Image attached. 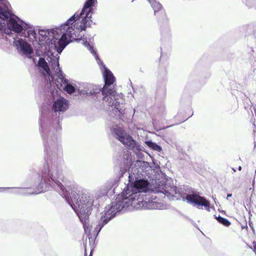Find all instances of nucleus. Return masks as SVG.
<instances>
[{
    "mask_svg": "<svg viewBox=\"0 0 256 256\" xmlns=\"http://www.w3.org/2000/svg\"><path fill=\"white\" fill-rule=\"evenodd\" d=\"M70 190V193L68 194L69 196H66V194H65L66 198L72 207H73L72 205H74L80 210L78 216L83 224L84 232L88 235L89 239L92 238L90 234V226L88 224V218L92 209L93 202L90 200L86 202H85L86 200H82L84 202V203H82L81 200H79L80 197L79 194H77L74 190Z\"/></svg>",
    "mask_w": 256,
    "mask_h": 256,
    "instance_id": "1",
    "label": "nucleus"
},
{
    "mask_svg": "<svg viewBox=\"0 0 256 256\" xmlns=\"http://www.w3.org/2000/svg\"><path fill=\"white\" fill-rule=\"evenodd\" d=\"M150 183L146 180H136L134 184L128 185L122 192L124 199H128L132 202L138 196L140 192H146L149 190Z\"/></svg>",
    "mask_w": 256,
    "mask_h": 256,
    "instance_id": "2",
    "label": "nucleus"
},
{
    "mask_svg": "<svg viewBox=\"0 0 256 256\" xmlns=\"http://www.w3.org/2000/svg\"><path fill=\"white\" fill-rule=\"evenodd\" d=\"M76 22L72 21L68 24V20L66 22V25L68 27L66 32L62 34L60 38L58 41V48L62 50L65 46L73 40L80 39L81 36L80 32L84 30H81V24L76 28Z\"/></svg>",
    "mask_w": 256,
    "mask_h": 256,
    "instance_id": "3",
    "label": "nucleus"
},
{
    "mask_svg": "<svg viewBox=\"0 0 256 256\" xmlns=\"http://www.w3.org/2000/svg\"><path fill=\"white\" fill-rule=\"evenodd\" d=\"M76 22L72 21L68 24V20L66 22V25L68 27L66 32L62 34L60 38L58 41V48L62 50L65 46L73 40L80 39L81 36L80 32L84 30H81V24L76 28Z\"/></svg>",
    "mask_w": 256,
    "mask_h": 256,
    "instance_id": "4",
    "label": "nucleus"
},
{
    "mask_svg": "<svg viewBox=\"0 0 256 256\" xmlns=\"http://www.w3.org/2000/svg\"><path fill=\"white\" fill-rule=\"evenodd\" d=\"M96 0H87L79 15L74 14L68 20V24L70 22H76L80 17L82 18L81 22V30H86L87 27L90 26L91 20V8Z\"/></svg>",
    "mask_w": 256,
    "mask_h": 256,
    "instance_id": "5",
    "label": "nucleus"
},
{
    "mask_svg": "<svg viewBox=\"0 0 256 256\" xmlns=\"http://www.w3.org/2000/svg\"><path fill=\"white\" fill-rule=\"evenodd\" d=\"M104 77L105 84L102 90L100 88L96 89V92L91 90L89 92L90 94V95H95L97 94H100V92L102 91L104 96V100H105L106 98L108 96L114 98L116 96V92L114 89L109 88L108 87V86L112 84L114 82V78L112 73L110 70L106 69L105 70Z\"/></svg>",
    "mask_w": 256,
    "mask_h": 256,
    "instance_id": "6",
    "label": "nucleus"
},
{
    "mask_svg": "<svg viewBox=\"0 0 256 256\" xmlns=\"http://www.w3.org/2000/svg\"><path fill=\"white\" fill-rule=\"evenodd\" d=\"M186 199L190 203H193L199 206H204L206 210H209L210 208V203L209 201L199 195L196 194H188Z\"/></svg>",
    "mask_w": 256,
    "mask_h": 256,
    "instance_id": "7",
    "label": "nucleus"
},
{
    "mask_svg": "<svg viewBox=\"0 0 256 256\" xmlns=\"http://www.w3.org/2000/svg\"><path fill=\"white\" fill-rule=\"evenodd\" d=\"M176 188L175 186H170L166 184H162L156 188L155 192L162 193L168 197H170L174 196L176 194Z\"/></svg>",
    "mask_w": 256,
    "mask_h": 256,
    "instance_id": "8",
    "label": "nucleus"
},
{
    "mask_svg": "<svg viewBox=\"0 0 256 256\" xmlns=\"http://www.w3.org/2000/svg\"><path fill=\"white\" fill-rule=\"evenodd\" d=\"M150 2L152 7L154 10V12L155 16H160L162 17H163L164 19H167V17L166 16V12L163 8L162 6L159 4L155 2H152L153 0H148Z\"/></svg>",
    "mask_w": 256,
    "mask_h": 256,
    "instance_id": "9",
    "label": "nucleus"
},
{
    "mask_svg": "<svg viewBox=\"0 0 256 256\" xmlns=\"http://www.w3.org/2000/svg\"><path fill=\"white\" fill-rule=\"evenodd\" d=\"M68 107L66 102L63 98H60L54 102L52 110L55 112H64L66 110Z\"/></svg>",
    "mask_w": 256,
    "mask_h": 256,
    "instance_id": "10",
    "label": "nucleus"
},
{
    "mask_svg": "<svg viewBox=\"0 0 256 256\" xmlns=\"http://www.w3.org/2000/svg\"><path fill=\"white\" fill-rule=\"evenodd\" d=\"M9 28L16 33H20L23 30L22 26L18 23L17 21L14 18H10L8 23Z\"/></svg>",
    "mask_w": 256,
    "mask_h": 256,
    "instance_id": "11",
    "label": "nucleus"
},
{
    "mask_svg": "<svg viewBox=\"0 0 256 256\" xmlns=\"http://www.w3.org/2000/svg\"><path fill=\"white\" fill-rule=\"evenodd\" d=\"M120 142L124 145L128 146L130 149L134 150L136 146V142L132 138L127 134Z\"/></svg>",
    "mask_w": 256,
    "mask_h": 256,
    "instance_id": "12",
    "label": "nucleus"
},
{
    "mask_svg": "<svg viewBox=\"0 0 256 256\" xmlns=\"http://www.w3.org/2000/svg\"><path fill=\"white\" fill-rule=\"evenodd\" d=\"M22 50L25 54H31L33 53V50L30 44L27 42L21 40H18Z\"/></svg>",
    "mask_w": 256,
    "mask_h": 256,
    "instance_id": "13",
    "label": "nucleus"
},
{
    "mask_svg": "<svg viewBox=\"0 0 256 256\" xmlns=\"http://www.w3.org/2000/svg\"><path fill=\"white\" fill-rule=\"evenodd\" d=\"M38 66L43 68V70L46 72L47 75H50V70L44 58H40L38 62Z\"/></svg>",
    "mask_w": 256,
    "mask_h": 256,
    "instance_id": "14",
    "label": "nucleus"
},
{
    "mask_svg": "<svg viewBox=\"0 0 256 256\" xmlns=\"http://www.w3.org/2000/svg\"><path fill=\"white\" fill-rule=\"evenodd\" d=\"M12 14L6 8H0V18L6 20L10 18Z\"/></svg>",
    "mask_w": 256,
    "mask_h": 256,
    "instance_id": "15",
    "label": "nucleus"
},
{
    "mask_svg": "<svg viewBox=\"0 0 256 256\" xmlns=\"http://www.w3.org/2000/svg\"><path fill=\"white\" fill-rule=\"evenodd\" d=\"M114 132L116 136V138L120 141V140L123 139L127 134L122 128H116L114 129Z\"/></svg>",
    "mask_w": 256,
    "mask_h": 256,
    "instance_id": "16",
    "label": "nucleus"
},
{
    "mask_svg": "<svg viewBox=\"0 0 256 256\" xmlns=\"http://www.w3.org/2000/svg\"><path fill=\"white\" fill-rule=\"evenodd\" d=\"M216 219L220 223L226 226H229L231 224L230 222L228 219L220 216L216 217Z\"/></svg>",
    "mask_w": 256,
    "mask_h": 256,
    "instance_id": "17",
    "label": "nucleus"
},
{
    "mask_svg": "<svg viewBox=\"0 0 256 256\" xmlns=\"http://www.w3.org/2000/svg\"><path fill=\"white\" fill-rule=\"evenodd\" d=\"M64 89L69 94H72L75 90L74 86L70 84H67L66 86Z\"/></svg>",
    "mask_w": 256,
    "mask_h": 256,
    "instance_id": "18",
    "label": "nucleus"
},
{
    "mask_svg": "<svg viewBox=\"0 0 256 256\" xmlns=\"http://www.w3.org/2000/svg\"><path fill=\"white\" fill-rule=\"evenodd\" d=\"M28 38L32 40L36 39V33L34 30H28Z\"/></svg>",
    "mask_w": 256,
    "mask_h": 256,
    "instance_id": "19",
    "label": "nucleus"
},
{
    "mask_svg": "<svg viewBox=\"0 0 256 256\" xmlns=\"http://www.w3.org/2000/svg\"><path fill=\"white\" fill-rule=\"evenodd\" d=\"M158 113L160 116H164L165 114H166V106H164L160 108Z\"/></svg>",
    "mask_w": 256,
    "mask_h": 256,
    "instance_id": "20",
    "label": "nucleus"
},
{
    "mask_svg": "<svg viewBox=\"0 0 256 256\" xmlns=\"http://www.w3.org/2000/svg\"><path fill=\"white\" fill-rule=\"evenodd\" d=\"M52 180L54 182H56V184L61 189V190L64 192V186L62 185V184L59 181H55L52 178H51Z\"/></svg>",
    "mask_w": 256,
    "mask_h": 256,
    "instance_id": "21",
    "label": "nucleus"
},
{
    "mask_svg": "<svg viewBox=\"0 0 256 256\" xmlns=\"http://www.w3.org/2000/svg\"><path fill=\"white\" fill-rule=\"evenodd\" d=\"M252 245H253L252 248L250 246H249V248H252L254 252V254L256 255V241H254L252 242Z\"/></svg>",
    "mask_w": 256,
    "mask_h": 256,
    "instance_id": "22",
    "label": "nucleus"
},
{
    "mask_svg": "<svg viewBox=\"0 0 256 256\" xmlns=\"http://www.w3.org/2000/svg\"><path fill=\"white\" fill-rule=\"evenodd\" d=\"M92 250H91L90 254L89 256H92ZM87 253H86V245L84 246V256H86Z\"/></svg>",
    "mask_w": 256,
    "mask_h": 256,
    "instance_id": "23",
    "label": "nucleus"
},
{
    "mask_svg": "<svg viewBox=\"0 0 256 256\" xmlns=\"http://www.w3.org/2000/svg\"><path fill=\"white\" fill-rule=\"evenodd\" d=\"M244 228H246V230H248V227L246 223L245 226H242V229L243 230Z\"/></svg>",
    "mask_w": 256,
    "mask_h": 256,
    "instance_id": "24",
    "label": "nucleus"
},
{
    "mask_svg": "<svg viewBox=\"0 0 256 256\" xmlns=\"http://www.w3.org/2000/svg\"><path fill=\"white\" fill-rule=\"evenodd\" d=\"M252 128H253L254 132V134L256 132V126L254 124H252Z\"/></svg>",
    "mask_w": 256,
    "mask_h": 256,
    "instance_id": "25",
    "label": "nucleus"
},
{
    "mask_svg": "<svg viewBox=\"0 0 256 256\" xmlns=\"http://www.w3.org/2000/svg\"><path fill=\"white\" fill-rule=\"evenodd\" d=\"M242 166H238V170H242Z\"/></svg>",
    "mask_w": 256,
    "mask_h": 256,
    "instance_id": "26",
    "label": "nucleus"
},
{
    "mask_svg": "<svg viewBox=\"0 0 256 256\" xmlns=\"http://www.w3.org/2000/svg\"><path fill=\"white\" fill-rule=\"evenodd\" d=\"M232 196V194H228V197H230Z\"/></svg>",
    "mask_w": 256,
    "mask_h": 256,
    "instance_id": "27",
    "label": "nucleus"
},
{
    "mask_svg": "<svg viewBox=\"0 0 256 256\" xmlns=\"http://www.w3.org/2000/svg\"><path fill=\"white\" fill-rule=\"evenodd\" d=\"M82 199L84 198V199L86 200V196H84H84H82Z\"/></svg>",
    "mask_w": 256,
    "mask_h": 256,
    "instance_id": "28",
    "label": "nucleus"
},
{
    "mask_svg": "<svg viewBox=\"0 0 256 256\" xmlns=\"http://www.w3.org/2000/svg\"><path fill=\"white\" fill-rule=\"evenodd\" d=\"M114 104V103L112 102L111 104H110V106H112Z\"/></svg>",
    "mask_w": 256,
    "mask_h": 256,
    "instance_id": "29",
    "label": "nucleus"
},
{
    "mask_svg": "<svg viewBox=\"0 0 256 256\" xmlns=\"http://www.w3.org/2000/svg\"><path fill=\"white\" fill-rule=\"evenodd\" d=\"M62 182H64V183L65 182H64V180L63 179H62Z\"/></svg>",
    "mask_w": 256,
    "mask_h": 256,
    "instance_id": "30",
    "label": "nucleus"
},
{
    "mask_svg": "<svg viewBox=\"0 0 256 256\" xmlns=\"http://www.w3.org/2000/svg\"><path fill=\"white\" fill-rule=\"evenodd\" d=\"M232 170L234 171V172H236V170L234 168H232Z\"/></svg>",
    "mask_w": 256,
    "mask_h": 256,
    "instance_id": "31",
    "label": "nucleus"
},
{
    "mask_svg": "<svg viewBox=\"0 0 256 256\" xmlns=\"http://www.w3.org/2000/svg\"><path fill=\"white\" fill-rule=\"evenodd\" d=\"M44 76H46V74L44 73H43Z\"/></svg>",
    "mask_w": 256,
    "mask_h": 256,
    "instance_id": "32",
    "label": "nucleus"
},
{
    "mask_svg": "<svg viewBox=\"0 0 256 256\" xmlns=\"http://www.w3.org/2000/svg\"><path fill=\"white\" fill-rule=\"evenodd\" d=\"M134 0H132V2H133Z\"/></svg>",
    "mask_w": 256,
    "mask_h": 256,
    "instance_id": "33",
    "label": "nucleus"
}]
</instances>
